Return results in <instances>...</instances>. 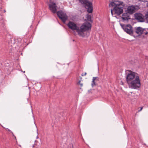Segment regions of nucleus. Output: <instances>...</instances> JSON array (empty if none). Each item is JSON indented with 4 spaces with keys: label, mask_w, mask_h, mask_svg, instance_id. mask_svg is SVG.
I'll return each instance as SVG.
<instances>
[{
    "label": "nucleus",
    "mask_w": 148,
    "mask_h": 148,
    "mask_svg": "<svg viewBox=\"0 0 148 148\" xmlns=\"http://www.w3.org/2000/svg\"><path fill=\"white\" fill-rule=\"evenodd\" d=\"M14 43L17 44L20 43L21 42V40L20 38H17L14 39Z\"/></svg>",
    "instance_id": "obj_15"
},
{
    "label": "nucleus",
    "mask_w": 148,
    "mask_h": 148,
    "mask_svg": "<svg viewBox=\"0 0 148 148\" xmlns=\"http://www.w3.org/2000/svg\"><path fill=\"white\" fill-rule=\"evenodd\" d=\"M79 1L82 4L84 5V7L87 9L88 13H92L93 8L92 3L88 0H79Z\"/></svg>",
    "instance_id": "obj_4"
},
{
    "label": "nucleus",
    "mask_w": 148,
    "mask_h": 148,
    "mask_svg": "<svg viewBox=\"0 0 148 148\" xmlns=\"http://www.w3.org/2000/svg\"><path fill=\"white\" fill-rule=\"evenodd\" d=\"M120 25L124 31L130 35L135 38V36L133 35L134 31L133 27L130 24L125 25L120 24Z\"/></svg>",
    "instance_id": "obj_5"
},
{
    "label": "nucleus",
    "mask_w": 148,
    "mask_h": 148,
    "mask_svg": "<svg viewBox=\"0 0 148 148\" xmlns=\"http://www.w3.org/2000/svg\"><path fill=\"white\" fill-rule=\"evenodd\" d=\"M1 29L4 31V32L5 33H8V31L6 28V26L4 23H3L1 25Z\"/></svg>",
    "instance_id": "obj_14"
},
{
    "label": "nucleus",
    "mask_w": 148,
    "mask_h": 148,
    "mask_svg": "<svg viewBox=\"0 0 148 148\" xmlns=\"http://www.w3.org/2000/svg\"><path fill=\"white\" fill-rule=\"evenodd\" d=\"M67 26L72 30H76L77 32V29H79V27H77L76 24L73 22L69 21L67 24Z\"/></svg>",
    "instance_id": "obj_10"
},
{
    "label": "nucleus",
    "mask_w": 148,
    "mask_h": 148,
    "mask_svg": "<svg viewBox=\"0 0 148 148\" xmlns=\"http://www.w3.org/2000/svg\"><path fill=\"white\" fill-rule=\"evenodd\" d=\"M136 7L134 5L129 6L125 10V12H127L130 15L132 14L135 12L136 10Z\"/></svg>",
    "instance_id": "obj_11"
},
{
    "label": "nucleus",
    "mask_w": 148,
    "mask_h": 148,
    "mask_svg": "<svg viewBox=\"0 0 148 148\" xmlns=\"http://www.w3.org/2000/svg\"><path fill=\"white\" fill-rule=\"evenodd\" d=\"M143 108L142 107H141L140 109V110H138V111L139 112L140 111L142 110Z\"/></svg>",
    "instance_id": "obj_21"
},
{
    "label": "nucleus",
    "mask_w": 148,
    "mask_h": 148,
    "mask_svg": "<svg viewBox=\"0 0 148 148\" xmlns=\"http://www.w3.org/2000/svg\"><path fill=\"white\" fill-rule=\"evenodd\" d=\"M145 17L146 19H148V11L147 12V13L145 14Z\"/></svg>",
    "instance_id": "obj_18"
},
{
    "label": "nucleus",
    "mask_w": 148,
    "mask_h": 148,
    "mask_svg": "<svg viewBox=\"0 0 148 148\" xmlns=\"http://www.w3.org/2000/svg\"><path fill=\"white\" fill-rule=\"evenodd\" d=\"M143 28L140 27H135V32L138 35V36H140L143 34L142 32Z\"/></svg>",
    "instance_id": "obj_12"
},
{
    "label": "nucleus",
    "mask_w": 148,
    "mask_h": 148,
    "mask_svg": "<svg viewBox=\"0 0 148 148\" xmlns=\"http://www.w3.org/2000/svg\"><path fill=\"white\" fill-rule=\"evenodd\" d=\"M84 74H82V76H84Z\"/></svg>",
    "instance_id": "obj_24"
},
{
    "label": "nucleus",
    "mask_w": 148,
    "mask_h": 148,
    "mask_svg": "<svg viewBox=\"0 0 148 148\" xmlns=\"http://www.w3.org/2000/svg\"><path fill=\"white\" fill-rule=\"evenodd\" d=\"M134 16L135 18L138 22H143L145 21L144 16L140 13H136L134 14Z\"/></svg>",
    "instance_id": "obj_7"
},
{
    "label": "nucleus",
    "mask_w": 148,
    "mask_h": 148,
    "mask_svg": "<svg viewBox=\"0 0 148 148\" xmlns=\"http://www.w3.org/2000/svg\"><path fill=\"white\" fill-rule=\"evenodd\" d=\"M109 6L110 7L113 8L115 14L119 15L123 12V7H121L120 4H117L114 2H112L109 4Z\"/></svg>",
    "instance_id": "obj_2"
},
{
    "label": "nucleus",
    "mask_w": 148,
    "mask_h": 148,
    "mask_svg": "<svg viewBox=\"0 0 148 148\" xmlns=\"http://www.w3.org/2000/svg\"><path fill=\"white\" fill-rule=\"evenodd\" d=\"M130 14L127 12L123 13L121 17L122 21L124 22H128V20L131 19Z\"/></svg>",
    "instance_id": "obj_9"
},
{
    "label": "nucleus",
    "mask_w": 148,
    "mask_h": 148,
    "mask_svg": "<svg viewBox=\"0 0 148 148\" xmlns=\"http://www.w3.org/2000/svg\"><path fill=\"white\" fill-rule=\"evenodd\" d=\"M95 81H99V78L98 77H93L92 78V81L91 85L92 87H93L95 86H96L97 84L95 82Z\"/></svg>",
    "instance_id": "obj_13"
},
{
    "label": "nucleus",
    "mask_w": 148,
    "mask_h": 148,
    "mask_svg": "<svg viewBox=\"0 0 148 148\" xmlns=\"http://www.w3.org/2000/svg\"><path fill=\"white\" fill-rule=\"evenodd\" d=\"M86 18L88 21L91 22H92V21L91 20V16L90 15L88 14H87Z\"/></svg>",
    "instance_id": "obj_16"
},
{
    "label": "nucleus",
    "mask_w": 148,
    "mask_h": 148,
    "mask_svg": "<svg viewBox=\"0 0 148 148\" xmlns=\"http://www.w3.org/2000/svg\"><path fill=\"white\" fill-rule=\"evenodd\" d=\"M129 73H126V81L129 87L132 89H137L140 87L141 84L139 76L136 75V73L129 70H127Z\"/></svg>",
    "instance_id": "obj_1"
},
{
    "label": "nucleus",
    "mask_w": 148,
    "mask_h": 148,
    "mask_svg": "<svg viewBox=\"0 0 148 148\" xmlns=\"http://www.w3.org/2000/svg\"><path fill=\"white\" fill-rule=\"evenodd\" d=\"M91 25L89 23H84L80 27V28L77 29V32L80 36L84 37L85 35L84 32L86 31L90 30L91 29Z\"/></svg>",
    "instance_id": "obj_3"
},
{
    "label": "nucleus",
    "mask_w": 148,
    "mask_h": 148,
    "mask_svg": "<svg viewBox=\"0 0 148 148\" xmlns=\"http://www.w3.org/2000/svg\"><path fill=\"white\" fill-rule=\"evenodd\" d=\"M4 12H5V10H4Z\"/></svg>",
    "instance_id": "obj_28"
},
{
    "label": "nucleus",
    "mask_w": 148,
    "mask_h": 148,
    "mask_svg": "<svg viewBox=\"0 0 148 148\" xmlns=\"http://www.w3.org/2000/svg\"><path fill=\"white\" fill-rule=\"evenodd\" d=\"M138 1L144 2H147L148 1V0H138Z\"/></svg>",
    "instance_id": "obj_20"
},
{
    "label": "nucleus",
    "mask_w": 148,
    "mask_h": 148,
    "mask_svg": "<svg viewBox=\"0 0 148 148\" xmlns=\"http://www.w3.org/2000/svg\"><path fill=\"white\" fill-rule=\"evenodd\" d=\"M146 28H143V34H145V35H147L148 34V32L147 31Z\"/></svg>",
    "instance_id": "obj_17"
},
{
    "label": "nucleus",
    "mask_w": 148,
    "mask_h": 148,
    "mask_svg": "<svg viewBox=\"0 0 148 148\" xmlns=\"http://www.w3.org/2000/svg\"><path fill=\"white\" fill-rule=\"evenodd\" d=\"M113 12H114L113 10V8H112L111 9V14H112V15H113Z\"/></svg>",
    "instance_id": "obj_19"
},
{
    "label": "nucleus",
    "mask_w": 148,
    "mask_h": 148,
    "mask_svg": "<svg viewBox=\"0 0 148 148\" xmlns=\"http://www.w3.org/2000/svg\"><path fill=\"white\" fill-rule=\"evenodd\" d=\"M49 9L53 13L56 12L57 6L56 4L53 2H50L49 4Z\"/></svg>",
    "instance_id": "obj_8"
},
{
    "label": "nucleus",
    "mask_w": 148,
    "mask_h": 148,
    "mask_svg": "<svg viewBox=\"0 0 148 148\" xmlns=\"http://www.w3.org/2000/svg\"><path fill=\"white\" fill-rule=\"evenodd\" d=\"M147 58H148V57H146V59H147Z\"/></svg>",
    "instance_id": "obj_27"
},
{
    "label": "nucleus",
    "mask_w": 148,
    "mask_h": 148,
    "mask_svg": "<svg viewBox=\"0 0 148 148\" xmlns=\"http://www.w3.org/2000/svg\"><path fill=\"white\" fill-rule=\"evenodd\" d=\"M8 131H10V130H8Z\"/></svg>",
    "instance_id": "obj_29"
},
{
    "label": "nucleus",
    "mask_w": 148,
    "mask_h": 148,
    "mask_svg": "<svg viewBox=\"0 0 148 148\" xmlns=\"http://www.w3.org/2000/svg\"><path fill=\"white\" fill-rule=\"evenodd\" d=\"M57 14L59 18L63 23H65L68 18L66 13L62 10H60L57 12Z\"/></svg>",
    "instance_id": "obj_6"
},
{
    "label": "nucleus",
    "mask_w": 148,
    "mask_h": 148,
    "mask_svg": "<svg viewBox=\"0 0 148 148\" xmlns=\"http://www.w3.org/2000/svg\"><path fill=\"white\" fill-rule=\"evenodd\" d=\"M80 81H79L78 82V84H80Z\"/></svg>",
    "instance_id": "obj_23"
},
{
    "label": "nucleus",
    "mask_w": 148,
    "mask_h": 148,
    "mask_svg": "<svg viewBox=\"0 0 148 148\" xmlns=\"http://www.w3.org/2000/svg\"><path fill=\"white\" fill-rule=\"evenodd\" d=\"M79 84L80 85V86H81V87L82 86H83V84H82L80 83V84Z\"/></svg>",
    "instance_id": "obj_22"
},
{
    "label": "nucleus",
    "mask_w": 148,
    "mask_h": 148,
    "mask_svg": "<svg viewBox=\"0 0 148 148\" xmlns=\"http://www.w3.org/2000/svg\"><path fill=\"white\" fill-rule=\"evenodd\" d=\"M147 6L148 7V2L147 3Z\"/></svg>",
    "instance_id": "obj_26"
},
{
    "label": "nucleus",
    "mask_w": 148,
    "mask_h": 148,
    "mask_svg": "<svg viewBox=\"0 0 148 148\" xmlns=\"http://www.w3.org/2000/svg\"><path fill=\"white\" fill-rule=\"evenodd\" d=\"M87 73H84V76H85L86 75Z\"/></svg>",
    "instance_id": "obj_25"
}]
</instances>
